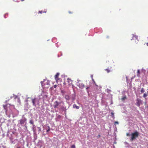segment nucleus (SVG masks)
I'll use <instances>...</instances> for the list:
<instances>
[{
	"instance_id": "f257e3e1",
	"label": "nucleus",
	"mask_w": 148,
	"mask_h": 148,
	"mask_svg": "<svg viewBox=\"0 0 148 148\" xmlns=\"http://www.w3.org/2000/svg\"><path fill=\"white\" fill-rule=\"evenodd\" d=\"M78 87L81 89H82L84 88H86V91L88 92H90L91 89V88L90 85H85L83 83H79L78 85Z\"/></svg>"
},
{
	"instance_id": "f03ea898",
	"label": "nucleus",
	"mask_w": 148,
	"mask_h": 148,
	"mask_svg": "<svg viewBox=\"0 0 148 148\" xmlns=\"http://www.w3.org/2000/svg\"><path fill=\"white\" fill-rule=\"evenodd\" d=\"M41 83L44 90H45L48 89L49 87V84L47 81L45 80L42 82H41Z\"/></svg>"
},
{
	"instance_id": "7ed1b4c3",
	"label": "nucleus",
	"mask_w": 148,
	"mask_h": 148,
	"mask_svg": "<svg viewBox=\"0 0 148 148\" xmlns=\"http://www.w3.org/2000/svg\"><path fill=\"white\" fill-rule=\"evenodd\" d=\"M61 102H58V101H56L54 102L53 105V107L54 108H57L59 109L61 108Z\"/></svg>"
},
{
	"instance_id": "20e7f679",
	"label": "nucleus",
	"mask_w": 148,
	"mask_h": 148,
	"mask_svg": "<svg viewBox=\"0 0 148 148\" xmlns=\"http://www.w3.org/2000/svg\"><path fill=\"white\" fill-rule=\"evenodd\" d=\"M138 136V133L136 131L132 133L131 134V137L130 139V140L132 141L133 140L136 139Z\"/></svg>"
},
{
	"instance_id": "39448f33",
	"label": "nucleus",
	"mask_w": 148,
	"mask_h": 148,
	"mask_svg": "<svg viewBox=\"0 0 148 148\" xmlns=\"http://www.w3.org/2000/svg\"><path fill=\"white\" fill-rule=\"evenodd\" d=\"M60 73H57L55 77V79L57 83H58V82H60L61 81V79L58 77Z\"/></svg>"
},
{
	"instance_id": "423d86ee",
	"label": "nucleus",
	"mask_w": 148,
	"mask_h": 148,
	"mask_svg": "<svg viewBox=\"0 0 148 148\" xmlns=\"http://www.w3.org/2000/svg\"><path fill=\"white\" fill-rule=\"evenodd\" d=\"M137 102L136 103V105L138 106V107H139L140 104H142V101L138 99H137Z\"/></svg>"
},
{
	"instance_id": "0eeeda50",
	"label": "nucleus",
	"mask_w": 148,
	"mask_h": 148,
	"mask_svg": "<svg viewBox=\"0 0 148 148\" xmlns=\"http://www.w3.org/2000/svg\"><path fill=\"white\" fill-rule=\"evenodd\" d=\"M138 37L136 35H133V37H132V40H135V42H136V43H137V42H138Z\"/></svg>"
},
{
	"instance_id": "6e6552de",
	"label": "nucleus",
	"mask_w": 148,
	"mask_h": 148,
	"mask_svg": "<svg viewBox=\"0 0 148 148\" xmlns=\"http://www.w3.org/2000/svg\"><path fill=\"white\" fill-rule=\"evenodd\" d=\"M26 121V120L25 119H21L19 121L20 123L21 124H24Z\"/></svg>"
},
{
	"instance_id": "1a4fd4ad",
	"label": "nucleus",
	"mask_w": 148,
	"mask_h": 148,
	"mask_svg": "<svg viewBox=\"0 0 148 148\" xmlns=\"http://www.w3.org/2000/svg\"><path fill=\"white\" fill-rule=\"evenodd\" d=\"M32 100L33 105L36 106V99H32Z\"/></svg>"
},
{
	"instance_id": "9d476101",
	"label": "nucleus",
	"mask_w": 148,
	"mask_h": 148,
	"mask_svg": "<svg viewBox=\"0 0 148 148\" xmlns=\"http://www.w3.org/2000/svg\"><path fill=\"white\" fill-rule=\"evenodd\" d=\"M72 81L69 78H68L67 79V82L70 85L72 84Z\"/></svg>"
},
{
	"instance_id": "9b49d317",
	"label": "nucleus",
	"mask_w": 148,
	"mask_h": 148,
	"mask_svg": "<svg viewBox=\"0 0 148 148\" xmlns=\"http://www.w3.org/2000/svg\"><path fill=\"white\" fill-rule=\"evenodd\" d=\"M137 76L138 77H139L140 76V70L138 69L137 71Z\"/></svg>"
},
{
	"instance_id": "f8f14e48",
	"label": "nucleus",
	"mask_w": 148,
	"mask_h": 148,
	"mask_svg": "<svg viewBox=\"0 0 148 148\" xmlns=\"http://www.w3.org/2000/svg\"><path fill=\"white\" fill-rule=\"evenodd\" d=\"M92 80L93 82L94 83L96 86L97 87V88H99V89H100L101 88V87L100 86H99L98 85H97L95 83V81L93 79H92Z\"/></svg>"
},
{
	"instance_id": "ddd939ff",
	"label": "nucleus",
	"mask_w": 148,
	"mask_h": 148,
	"mask_svg": "<svg viewBox=\"0 0 148 148\" xmlns=\"http://www.w3.org/2000/svg\"><path fill=\"white\" fill-rule=\"evenodd\" d=\"M16 98H17V101L18 102L19 104H20L21 103V102L19 98L18 97L16 96Z\"/></svg>"
},
{
	"instance_id": "4468645a",
	"label": "nucleus",
	"mask_w": 148,
	"mask_h": 148,
	"mask_svg": "<svg viewBox=\"0 0 148 148\" xmlns=\"http://www.w3.org/2000/svg\"><path fill=\"white\" fill-rule=\"evenodd\" d=\"M73 108H75L77 109H79V107L77 106L76 104H74L73 105Z\"/></svg>"
},
{
	"instance_id": "2eb2a0df",
	"label": "nucleus",
	"mask_w": 148,
	"mask_h": 148,
	"mask_svg": "<svg viewBox=\"0 0 148 148\" xmlns=\"http://www.w3.org/2000/svg\"><path fill=\"white\" fill-rule=\"evenodd\" d=\"M65 98L67 100H69L70 99V97L69 95H66L65 97Z\"/></svg>"
},
{
	"instance_id": "dca6fc26",
	"label": "nucleus",
	"mask_w": 148,
	"mask_h": 148,
	"mask_svg": "<svg viewBox=\"0 0 148 148\" xmlns=\"http://www.w3.org/2000/svg\"><path fill=\"white\" fill-rule=\"evenodd\" d=\"M3 108L5 110L7 111V105H3Z\"/></svg>"
},
{
	"instance_id": "f3484780",
	"label": "nucleus",
	"mask_w": 148,
	"mask_h": 148,
	"mask_svg": "<svg viewBox=\"0 0 148 148\" xmlns=\"http://www.w3.org/2000/svg\"><path fill=\"white\" fill-rule=\"evenodd\" d=\"M126 98H126V96H124L121 99H122V101H123L124 100H125L126 99Z\"/></svg>"
},
{
	"instance_id": "a211bd4d",
	"label": "nucleus",
	"mask_w": 148,
	"mask_h": 148,
	"mask_svg": "<svg viewBox=\"0 0 148 148\" xmlns=\"http://www.w3.org/2000/svg\"><path fill=\"white\" fill-rule=\"evenodd\" d=\"M105 71H106L108 73H109L111 71L109 69H106Z\"/></svg>"
},
{
	"instance_id": "6ab92c4d",
	"label": "nucleus",
	"mask_w": 148,
	"mask_h": 148,
	"mask_svg": "<svg viewBox=\"0 0 148 148\" xmlns=\"http://www.w3.org/2000/svg\"><path fill=\"white\" fill-rule=\"evenodd\" d=\"M111 116L113 117V118H114V113L113 112H111Z\"/></svg>"
},
{
	"instance_id": "aec40b11",
	"label": "nucleus",
	"mask_w": 148,
	"mask_h": 148,
	"mask_svg": "<svg viewBox=\"0 0 148 148\" xmlns=\"http://www.w3.org/2000/svg\"><path fill=\"white\" fill-rule=\"evenodd\" d=\"M57 85H55L54 86H53V87H51V88H50V89L51 90H52V89H53V88H56V87H57Z\"/></svg>"
},
{
	"instance_id": "412c9836",
	"label": "nucleus",
	"mask_w": 148,
	"mask_h": 148,
	"mask_svg": "<svg viewBox=\"0 0 148 148\" xmlns=\"http://www.w3.org/2000/svg\"><path fill=\"white\" fill-rule=\"evenodd\" d=\"M145 92V90H144V89L143 88H141V92Z\"/></svg>"
},
{
	"instance_id": "4be33fe9",
	"label": "nucleus",
	"mask_w": 148,
	"mask_h": 148,
	"mask_svg": "<svg viewBox=\"0 0 148 148\" xmlns=\"http://www.w3.org/2000/svg\"><path fill=\"white\" fill-rule=\"evenodd\" d=\"M147 96V93H145V94L143 95V97H145Z\"/></svg>"
},
{
	"instance_id": "5701e85b",
	"label": "nucleus",
	"mask_w": 148,
	"mask_h": 148,
	"mask_svg": "<svg viewBox=\"0 0 148 148\" xmlns=\"http://www.w3.org/2000/svg\"><path fill=\"white\" fill-rule=\"evenodd\" d=\"M71 148H75V146L74 145H73L71 146Z\"/></svg>"
},
{
	"instance_id": "b1692460",
	"label": "nucleus",
	"mask_w": 148,
	"mask_h": 148,
	"mask_svg": "<svg viewBox=\"0 0 148 148\" xmlns=\"http://www.w3.org/2000/svg\"><path fill=\"white\" fill-rule=\"evenodd\" d=\"M30 123L32 124H34L33 121L32 120L30 121Z\"/></svg>"
},
{
	"instance_id": "393cba45",
	"label": "nucleus",
	"mask_w": 148,
	"mask_h": 148,
	"mask_svg": "<svg viewBox=\"0 0 148 148\" xmlns=\"http://www.w3.org/2000/svg\"><path fill=\"white\" fill-rule=\"evenodd\" d=\"M42 12H45V13H46V12H42V11H39V12H38V13H41V14H42Z\"/></svg>"
},
{
	"instance_id": "a878e982",
	"label": "nucleus",
	"mask_w": 148,
	"mask_h": 148,
	"mask_svg": "<svg viewBox=\"0 0 148 148\" xmlns=\"http://www.w3.org/2000/svg\"><path fill=\"white\" fill-rule=\"evenodd\" d=\"M107 92H112V91H111V90H109V89H107Z\"/></svg>"
},
{
	"instance_id": "bb28decb",
	"label": "nucleus",
	"mask_w": 148,
	"mask_h": 148,
	"mask_svg": "<svg viewBox=\"0 0 148 148\" xmlns=\"http://www.w3.org/2000/svg\"><path fill=\"white\" fill-rule=\"evenodd\" d=\"M114 123L115 124H119V123L118 121H116L114 122Z\"/></svg>"
},
{
	"instance_id": "cd10ccee",
	"label": "nucleus",
	"mask_w": 148,
	"mask_h": 148,
	"mask_svg": "<svg viewBox=\"0 0 148 148\" xmlns=\"http://www.w3.org/2000/svg\"><path fill=\"white\" fill-rule=\"evenodd\" d=\"M126 135L127 136H130V135L128 133H126Z\"/></svg>"
},
{
	"instance_id": "c85d7f7f",
	"label": "nucleus",
	"mask_w": 148,
	"mask_h": 148,
	"mask_svg": "<svg viewBox=\"0 0 148 148\" xmlns=\"http://www.w3.org/2000/svg\"><path fill=\"white\" fill-rule=\"evenodd\" d=\"M69 13H70V14H72V12H71L70 11H69Z\"/></svg>"
},
{
	"instance_id": "c756f323",
	"label": "nucleus",
	"mask_w": 148,
	"mask_h": 148,
	"mask_svg": "<svg viewBox=\"0 0 148 148\" xmlns=\"http://www.w3.org/2000/svg\"><path fill=\"white\" fill-rule=\"evenodd\" d=\"M49 130H50V129H49L48 130H47V132H48V131H49Z\"/></svg>"
},
{
	"instance_id": "7c9ffc66",
	"label": "nucleus",
	"mask_w": 148,
	"mask_h": 148,
	"mask_svg": "<svg viewBox=\"0 0 148 148\" xmlns=\"http://www.w3.org/2000/svg\"><path fill=\"white\" fill-rule=\"evenodd\" d=\"M146 44H147V46H148V43H147Z\"/></svg>"
},
{
	"instance_id": "2f4dec72",
	"label": "nucleus",
	"mask_w": 148,
	"mask_h": 148,
	"mask_svg": "<svg viewBox=\"0 0 148 148\" xmlns=\"http://www.w3.org/2000/svg\"><path fill=\"white\" fill-rule=\"evenodd\" d=\"M24 0H21V1H24Z\"/></svg>"
},
{
	"instance_id": "473e14b6",
	"label": "nucleus",
	"mask_w": 148,
	"mask_h": 148,
	"mask_svg": "<svg viewBox=\"0 0 148 148\" xmlns=\"http://www.w3.org/2000/svg\"><path fill=\"white\" fill-rule=\"evenodd\" d=\"M100 136L99 135L98 137H100Z\"/></svg>"
},
{
	"instance_id": "72a5a7b5",
	"label": "nucleus",
	"mask_w": 148,
	"mask_h": 148,
	"mask_svg": "<svg viewBox=\"0 0 148 148\" xmlns=\"http://www.w3.org/2000/svg\"><path fill=\"white\" fill-rule=\"evenodd\" d=\"M72 87H73V85H72Z\"/></svg>"
},
{
	"instance_id": "f704fd0d",
	"label": "nucleus",
	"mask_w": 148,
	"mask_h": 148,
	"mask_svg": "<svg viewBox=\"0 0 148 148\" xmlns=\"http://www.w3.org/2000/svg\"><path fill=\"white\" fill-rule=\"evenodd\" d=\"M34 148H36V147H34Z\"/></svg>"
}]
</instances>
